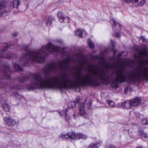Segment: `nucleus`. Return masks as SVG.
<instances>
[{"mask_svg":"<svg viewBox=\"0 0 148 148\" xmlns=\"http://www.w3.org/2000/svg\"><path fill=\"white\" fill-rule=\"evenodd\" d=\"M91 100H85L84 103H81L79 104V114L83 117L87 119L88 117V114L85 111V108L86 107L89 109L91 106Z\"/></svg>","mask_w":148,"mask_h":148,"instance_id":"3","label":"nucleus"},{"mask_svg":"<svg viewBox=\"0 0 148 148\" xmlns=\"http://www.w3.org/2000/svg\"><path fill=\"white\" fill-rule=\"evenodd\" d=\"M106 102L112 108L114 107L115 106V103L113 101L109 100H106Z\"/></svg>","mask_w":148,"mask_h":148,"instance_id":"24","label":"nucleus"},{"mask_svg":"<svg viewBox=\"0 0 148 148\" xmlns=\"http://www.w3.org/2000/svg\"><path fill=\"white\" fill-rule=\"evenodd\" d=\"M17 33H14L13 34L12 36H13L15 37L17 36Z\"/></svg>","mask_w":148,"mask_h":148,"instance_id":"41","label":"nucleus"},{"mask_svg":"<svg viewBox=\"0 0 148 148\" xmlns=\"http://www.w3.org/2000/svg\"><path fill=\"white\" fill-rule=\"evenodd\" d=\"M76 134L75 133L71 132L67 133V136L68 138L70 139H74L76 138Z\"/></svg>","mask_w":148,"mask_h":148,"instance_id":"17","label":"nucleus"},{"mask_svg":"<svg viewBox=\"0 0 148 148\" xmlns=\"http://www.w3.org/2000/svg\"><path fill=\"white\" fill-rule=\"evenodd\" d=\"M1 79H0V82H1Z\"/></svg>","mask_w":148,"mask_h":148,"instance_id":"50","label":"nucleus"},{"mask_svg":"<svg viewBox=\"0 0 148 148\" xmlns=\"http://www.w3.org/2000/svg\"><path fill=\"white\" fill-rule=\"evenodd\" d=\"M26 53L23 54L21 58V61L24 62L23 66H27L29 62L36 61L42 62L45 61V57L49 53L53 52H58L59 47L55 46L50 42L46 46H43L40 50L29 51H27L28 47H26Z\"/></svg>","mask_w":148,"mask_h":148,"instance_id":"2","label":"nucleus"},{"mask_svg":"<svg viewBox=\"0 0 148 148\" xmlns=\"http://www.w3.org/2000/svg\"><path fill=\"white\" fill-rule=\"evenodd\" d=\"M20 4V1L18 0H15L13 1L12 3V5L13 8H17Z\"/></svg>","mask_w":148,"mask_h":148,"instance_id":"14","label":"nucleus"},{"mask_svg":"<svg viewBox=\"0 0 148 148\" xmlns=\"http://www.w3.org/2000/svg\"><path fill=\"white\" fill-rule=\"evenodd\" d=\"M14 67L15 69L17 71H23L22 69L18 64L15 63L14 65Z\"/></svg>","mask_w":148,"mask_h":148,"instance_id":"26","label":"nucleus"},{"mask_svg":"<svg viewBox=\"0 0 148 148\" xmlns=\"http://www.w3.org/2000/svg\"><path fill=\"white\" fill-rule=\"evenodd\" d=\"M111 42L112 43V46H114V42L113 40H111Z\"/></svg>","mask_w":148,"mask_h":148,"instance_id":"42","label":"nucleus"},{"mask_svg":"<svg viewBox=\"0 0 148 148\" xmlns=\"http://www.w3.org/2000/svg\"><path fill=\"white\" fill-rule=\"evenodd\" d=\"M108 147L109 148H117L115 146L112 145H110Z\"/></svg>","mask_w":148,"mask_h":148,"instance_id":"37","label":"nucleus"},{"mask_svg":"<svg viewBox=\"0 0 148 148\" xmlns=\"http://www.w3.org/2000/svg\"><path fill=\"white\" fill-rule=\"evenodd\" d=\"M142 121V123L143 124L145 125L148 124V119L147 118H143Z\"/></svg>","mask_w":148,"mask_h":148,"instance_id":"29","label":"nucleus"},{"mask_svg":"<svg viewBox=\"0 0 148 148\" xmlns=\"http://www.w3.org/2000/svg\"><path fill=\"white\" fill-rule=\"evenodd\" d=\"M73 117L74 119H75V115L74 114H73Z\"/></svg>","mask_w":148,"mask_h":148,"instance_id":"44","label":"nucleus"},{"mask_svg":"<svg viewBox=\"0 0 148 148\" xmlns=\"http://www.w3.org/2000/svg\"><path fill=\"white\" fill-rule=\"evenodd\" d=\"M145 3V0H141L140 1H138L134 5L136 7H141Z\"/></svg>","mask_w":148,"mask_h":148,"instance_id":"16","label":"nucleus"},{"mask_svg":"<svg viewBox=\"0 0 148 148\" xmlns=\"http://www.w3.org/2000/svg\"><path fill=\"white\" fill-rule=\"evenodd\" d=\"M69 61V60L68 59H66L65 60H63L62 61H61L60 62V69L62 71H63L65 69V66L62 64L63 63H64L66 61Z\"/></svg>","mask_w":148,"mask_h":148,"instance_id":"21","label":"nucleus"},{"mask_svg":"<svg viewBox=\"0 0 148 148\" xmlns=\"http://www.w3.org/2000/svg\"><path fill=\"white\" fill-rule=\"evenodd\" d=\"M79 101L80 99L79 97H77L75 99V103L76 104L77 103H78L79 104H79H80L79 103Z\"/></svg>","mask_w":148,"mask_h":148,"instance_id":"34","label":"nucleus"},{"mask_svg":"<svg viewBox=\"0 0 148 148\" xmlns=\"http://www.w3.org/2000/svg\"><path fill=\"white\" fill-rule=\"evenodd\" d=\"M112 51L114 52V55L111 58V59L112 60H114L115 59V57L114 55L116 53V51L114 49H112Z\"/></svg>","mask_w":148,"mask_h":148,"instance_id":"35","label":"nucleus"},{"mask_svg":"<svg viewBox=\"0 0 148 148\" xmlns=\"http://www.w3.org/2000/svg\"><path fill=\"white\" fill-rule=\"evenodd\" d=\"M12 89H16L17 90H19L20 88L19 86L17 85H14L12 87H11Z\"/></svg>","mask_w":148,"mask_h":148,"instance_id":"33","label":"nucleus"},{"mask_svg":"<svg viewBox=\"0 0 148 148\" xmlns=\"http://www.w3.org/2000/svg\"><path fill=\"white\" fill-rule=\"evenodd\" d=\"M136 148H142L141 147H137Z\"/></svg>","mask_w":148,"mask_h":148,"instance_id":"45","label":"nucleus"},{"mask_svg":"<svg viewBox=\"0 0 148 148\" xmlns=\"http://www.w3.org/2000/svg\"><path fill=\"white\" fill-rule=\"evenodd\" d=\"M92 66L93 67H94L95 66V65H94V64H93V65H92Z\"/></svg>","mask_w":148,"mask_h":148,"instance_id":"47","label":"nucleus"},{"mask_svg":"<svg viewBox=\"0 0 148 148\" xmlns=\"http://www.w3.org/2000/svg\"><path fill=\"white\" fill-rule=\"evenodd\" d=\"M88 43L89 47L91 49L93 48L94 47V44L92 42L90 39H88Z\"/></svg>","mask_w":148,"mask_h":148,"instance_id":"25","label":"nucleus"},{"mask_svg":"<svg viewBox=\"0 0 148 148\" xmlns=\"http://www.w3.org/2000/svg\"><path fill=\"white\" fill-rule=\"evenodd\" d=\"M2 107L6 112L9 111L10 106L7 104L5 103L3 104Z\"/></svg>","mask_w":148,"mask_h":148,"instance_id":"22","label":"nucleus"},{"mask_svg":"<svg viewBox=\"0 0 148 148\" xmlns=\"http://www.w3.org/2000/svg\"><path fill=\"white\" fill-rule=\"evenodd\" d=\"M116 36L117 38H119L121 36L120 33L118 32H116Z\"/></svg>","mask_w":148,"mask_h":148,"instance_id":"36","label":"nucleus"},{"mask_svg":"<svg viewBox=\"0 0 148 148\" xmlns=\"http://www.w3.org/2000/svg\"><path fill=\"white\" fill-rule=\"evenodd\" d=\"M60 137L62 139H67L68 138V136H67V134H62Z\"/></svg>","mask_w":148,"mask_h":148,"instance_id":"32","label":"nucleus"},{"mask_svg":"<svg viewBox=\"0 0 148 148\" xmlns=\"http://www.w3.org/2000/svg\"><path fill=\"white\" fill-rule=\"evenodd\" d=\"M126 64L127 65H128V64L127 63V62H126Z\"/></svg>","mask_w":148,"mask_h":148,"instance_id":"48","label":"nucleus"},{"mask_svg":"<svg viewBox=\"0 0 148 148\" xmlns=\"http://www.w3.org/2000/svg\"><path fill=\"white\" fill-rule=\"evenodd\" d=\"M138 132L139 136H140L145 138H147L148 139V134L144 133L143 130H138Z\"/></svg>","mask_w":148,"mask_h":148,"instance_id":"15","label":"nucleus"},{"mask_svg":"<svg viewBox=\"0 0 148 148\" xmlns=\"http://www.w3.org/2000/svg\"><path fill=\"white\" fill-rule=\"evenodd\" d=\"M68 105L69 108H73L76 107V103L75 102L70 101L68 103Z\"/></svg>","mask_w":148,"mask_h":148,"instance_id":"20","label":"nucleus"},{"mask_svg":"<svg viewBox=\"0 0 148 148\" xmlns=\"http://www.w3.org/2000/svg\"><path fill=\"white\" fill-rule=\"evenodd\" d=\"M121 54H119L118 56V57H120V56H121Z\"/></svg>","mask_w":148,"mask_h":148,"instance_id":"46","label":"nucleus"},{"mask_svg":"<svg viewBox=\"0 0 148 148\" xmlns=\"http://www.w3.org/2000/svg\"><path fill=\"white\" fill-rule=\"evenodd\" d=\"M122 1H124L128 3L132 1V0H121Z\"/></svg>","mask_w":148,"mask_h":148,"instance_id":"39","label":"nucleus"},{"mask_svg":"<svg viewBox=\"0 0 148 148\" xmlns=\"http://www.w3.org/2000/svg\"><path fill=\"white\" fill-rule=\"evenodd\" d=\"M136 116L137 119L142 121L143 118V116L139 113H137L136 114Z\"/></svg>","mask_w":148,"mask_h":148,"instance_id":"27","label":"nucleus"},{"mask_svg":"<svg viewBox=\"0 0 148 148\" xmlns=\"http://www.w3.org/2000/svg\"><path fill=\"white\" fill-rule=\"evenodd\" d=\"M10 70V67L9 65H7L4 67V69L3 71L4 77L5 78L8 79L10 78V75L8 72Z\"/></svg>","mask_w":148,"mask_h":148,"instance_id":"8","label":"nucleus"},{"mask_svg":"<svg viewBox=\"0 0 148 148\" xmlns=\"http://www.w3.org/2000/svg\"><path fill=\"white\" fill-rule=\"evenodd\" d=\"M58 64L57 62H54L47 63L44 69V77L38 73L31 74L20 77V82H24L31 78V84L27 86L28 89L56 88L62 89L72 88L75 89L76 91L78 92L80 91L81 85L97 86L99 81L107 84L110 82V77L112 78L111 86L114 88L119 87L118 83L127 82L132 84H135V68L128 74L127 77L125 73L122 69H120L118 72H113L109 76L107 71L100 68L98 69L99 71L95 70L86 74L82 78H81L78 74L73 77L65 73L59 77L50 76L51 72L54 73L58 72Z\"/></svg>","mask_w":148,"mask_h":148,"instance_id":"1","label":"nucleus"},{"mask_svg":"<svg viewBox=\"0 0 148 148\" xmlns=\"http://www.w3.org/2000/svg\"><path fill=\"white\" fill-rule=\"evenodd\" d=\"M131 105L130 100H127L123 102L121 104V106L125 108L130 109L132 107Z\"/></svg>","mask_w":148,"mask_h":148,"instance_id":"9","label":"nucleus"},{"mask_svg":"<svg viewBox=\"0 0 148 148\" xmlns=\"http://www.w3.org/2000/svg\"><path fill=\"white\" fill-rule=\"evenodd\" d=\"M3 121L5 123L9 126H13L16 124V122L10 117H4Z\"/></svg>","mask_w":148,"mask_h":148,"instance_id":"6","label":"nucleus"},{"mask_svg":"<svg viewBox=\"0 0 148 148\" xmlns=\"http://www.w3.org/2000/svg\"><path fill=\"white\" fill-rule=\"evenodd\" d=\"M139 56H137L136 55H135V57L136 58H139L140 57L141 55H142L143 56H147V52L146 51H145L144 52L142 51H139Z\"/></svg>","mask_w":148,"mask_h":148,"instance_id":"23","label":"nucleus"},{"mask_svg":"<svg viewBox=\"0 0 148 148\" xmlns=\"http://www.w3.org/2000/svg\"><path fill=\"white\" fill-rule=\"evenodd\" d=\"M131 89L130 86H128L125 88V93L128 91H130Z\"/></svg>","mask_w":148,"mask_h":148,"instance_id":"30","label":"nucleus"},{"mask_svg":"<svg viewBox=\"0 0 148 148\" xmlns=\"http://www.w3.org/2000/svg\"><path fill=\"white\" fill-rule=\"evenodd\" d=\"M138 0H132V1L134 3V4L135 5L138 1Z\"/></svg>","mask_w":148,"mask_h":148,"instance_id":"40","label":"nucleus"},{"mask_svg":"<svg viewBox=\"0 0 148 148\" xmlns=\"http://www.w3.org/2000/svg\"><path fill=\"white\" fill-rule=\"evenodd\" d=\"M57 16L60 22H63L64 21L65 17L63 14L62 12H58Z\"/></svg>","mask_w":148,"mask_h":148,"instance_id":"13","label":"nucleus"},{"mask_svg":"<svg viewBox=\"0 0 148 148\" xmlns=\"http://www.w3.org/2000/svg\"><path fill=\"white\" fill-rule=\"evenodd\" d=\"M76 34L79 37V38L82 37L83 35L85 36L86 35V32L82 29H78L75 32Z\"/></svg>","mask_w":148,"mask_h":148,"instance_id":"10","label":"nucleus"},{"mask_svg":"<svg viewBox=\"0 0 148 148\" xmlns=\"http://www.w3.org/2000/svg\"><path fill=\"white\" fill-rule=\"evenodd\" d=\"M6 7V1L2 0L0 1V16H4L7 14L6 11L4 10Z\"/></svg>","mask_w":148,"mask_h":148,"instance_id":"4","label":"nucleus"},{"mask_svg":"<svg viewBox=\"0 0 148 148\" xmlns=\"http://www.w3.org/2000/svg\"><path fill=\"white\" fill-rule=\"evenodd\" d=\"M131 105L132 106H136L142 102L140 97L136 98L130 100Z\"/></svg>","mask_w":148,"mask_h":148,"instance_id":"7","label":"nucleus"},{"mask_svg":"<svg viewBox=\"0 0 148 148\" xmlns=\"http://www.w3.org/2000/svg\"><path fill=\"white\" fill-rule=\"evenodd\" d=\"M15 96L18 98H20L21 96L19 95L18 93H16L15 94Z\"/></svg>","mask_w":148,"mask_h":148,"instance_id":"38","label":"nucleus"},{"mask_svg":"<svg viewBox=\"0 0 148 148\" xmlns=\"http://www.w3.org/2000/svg\"><path fill=\"white\" fill-rule=\"evenodd\" d=\"M54 19L53 17L48 16L46 17L45 20L47 25H50L52 23V21Z\"/></svg>","mask_w":148,"mask_h":148,"instance_id":"11","label":"nucleus"},{"mask_svg":"<svg viewBox=\"0 0 148 148\" xmlns=\"http://www.w3.org/2000/svg\"><path fill=\"white\" fill-rule=\"evenodd\" d=\"M109 67L111 69H115L116 68V67L114 64H111L109 65Z\"/></svg>","mask_w":148,"mask_h":148,"instance_id":"28","label":"nucleus"},{"mask_svg":"<svg viewBox=\"0 0 148 148\" xmlns=\"http://www.w3.org/2000/svg\"><path fill=\"white\" fill-rule=\"evenodd\" d=\"M129 130V129H128V130H127V131H128V130Z\"/></svg>","mask_w":148,"mask_h":148,"instance_id":"52","label":"nucleus"},{"mask_svg":"<svg viewBox=\"0 0 148 148\" xmlns=\"http://www.w3.org/2000/svg\"><path fill=\"white\" fill-rule=\"evenodd\" d=\"M86 138V136L81 133H77L76 134V139H85Z\"/></svg>","mask_w":148,"mask_h":148,"instance_id":"18","label":"nucleus"},{"mask_svg":"<svg viewBox=\"0 0 148 148\" xmlns=\"http://www.w3.org/2000/svg\"><path fill=\"white\" fill-rule=\"evenodd\" d=\"M140 39L142 40L144 42H148V39L147 40L145 39V37L143 36H141L140 37Z\"/></svg>","mask_w":148,"mask_h":148,"instance_id":"31","label":"nucleus"},{"mask_svg":"<svg viewBox=\"0 0 148 148\" xmlns=\"http://www.w3.org/2000/svg\"><path fill=\"white\" fill-rule=\"evenodd\" d=\"M115 31H117V29H116V30H115Z\"/></svg>","mask_w":148,"mask_h":148,"instance_id":"51","label":"nucleus"},{"mask_svg":"<svg viewBox=\"0 0 148 148\" xmlns=\"http://www.w3.org/2000/svg\"><path fill=\"white\" fill-rule=\"evenodd\" d=\"M112 21L113 22V26L114 27H112V28L113 30L114 31H115L114 28L116 29L117 27H119V29H118L117 30L118 31H120L121 30L120 29L122 26L121 25H120V24H118L114 19H112Z\"/></svg>","mask_w":148,"mask_h":148,"instance_id":"12","label":"nucleus"},{"mask_svg":"<svg viewBox=\"0 0 148 148\" xmlns=\"http://www.w3.org/2000/svg\"><path fill=\"white\" fill-rule=\"evenodd\" d=\"M77 68L79 70H80V69L78 68V67H77ZM80 70H81L80 69Z\"/></svg>","mask_w":148,"mask_h":148,"instance_id":"49","label":"nucleus"},{"mask_svg":"<svg viewBox=\"0 0 148 148\" xmlns=\"http://www.w3.org/2000/svg\"><path fill=\"white\" fill-rule=\"evenodd\" d=\"M100 146V144L99 143H96L90 144L88 146V148H98Z\"/></svg>","mask_w":148,"mask_h":148,"instance_id":"19","label":"nucleus"},{"mask_svg":"<svg viewBox=\"0 0 148 148\" xmlns=\"http://www.w3.org/2000/svg\"><path fill=\"white\" fill-rule=\"evenodd\" d=\"M139 63L141 64H143V62L142 61H139Z\"/></svg>","mask_w":148,"mask_h":148,"instance_id":"43","label":"nucleus"},{"mask_svg":"<svg viewBox=\"0 0 148 148\" xmlns=\"http://www.w3.org/2000/svg\"><path fill=\"white\" fill-rule=\"evenodd\" d=\"M69 109L66 108L65 110L59 111L58 113L60 116H65V119L68 122H69L71 120V118L68 116Z\"/></svg>","mask_w":148,"mask_h":148,"instance_id":"5","label":"nucleus"}]
</instances>
